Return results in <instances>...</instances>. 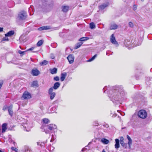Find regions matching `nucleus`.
<instances>
[{
	"label": "nucleus",
	"mask_w": 152,
	"mask_h": 152,
	"mask_svg": "<svg viewBox=\"0 0 152 152\" xmlns=\"http://www.w3.org/2000/svg\"><path fill=\"white\" fill-rule=\"evenodd\" d=\"M108 5V4L106 3L102 5H100L99 7L100 10H102L104 9L106 7H107Z\"/></svg>",
	"instance_id": "obj_18"
},
{
	"label": "nucleus",
	"mask_w": 152,
	"mask_h": 152,
	"mask_svg": "<svg viewBox=\"0 0 152 152\" xmlns=\"http://www.w3.org/2000/svg\"><path fill=\"white\" fill-rule=\"evenodd\" d=\"M67 59L68 60L69 63L72 64L73 63L74 59V57L72 55H69L67 57Z\"/></svg>",
	"instance_id": "obj_8"
},
{
	"label": "nucleus",
	"mask_w": 152,
	"mask_h": 152,
	"mask_svg": "<svg viewBox=\"0 0 152 152\" xmlns=\"http://www.w3.org/2000/svg\"><path fill=\"white\" fill-rule=\"evenodd\" d=\"M11 149L13 151H16L17 148H16L12 147L11 148Z\"/></svg>",
	"instance_id": "obj_40"
},
{
	"label": "nucleus",
	"mask_w": 152,
	"mask_h": 152,
	"mask_svg": "<svg viewBox=\"0 0 152 152\" xmlns=\"http://www.w3.org/2000/svg\"><path fill=\"white\" fill-rule=\"evenodd\" d=\"M101 142L104 144H107L108 143L109 141L108 140L105 138H102L101 140Z\"/></svg>",
	"instance_id": "obj_22"
},
{
	"label": "nucleus",
	"mask_w": 152,
	"mask_h": 152,
	"mask_svg": "<svg viewBox=\"0 0 152 152\" xmlns=\"http://www.w3.org/2000/svg\"><path fill=\"white\" fill-rule=\"evenodd\" d=\"M3 28L0 27V32L3 31Z\"/></svg>",
	"instance_id": "obj_42"
},
{
	"label": "nucleus",
	"mask_w": 152,
	"mask_h": 152,
	"mask_svg": "<svg viewBox=\"0 0 152 152\" xmlns=\"http://www.w3.org/2000/svg\"><path fill=\"white\" fill-rule=\"evenodd\" d=\"M38 83L37 82V81H34L31 85V86L32 87H34V86H38Z\"/></svg>",
	"instance_id": "obj_28"
},
{
	"label": "nucleus",
	"mask_w": 152,
	"mask_h": 152,
	"mask_svg": "<svg viewBox=\"0 0 152 152\" xmlns=\"http://www.w3.org/2000/svg\"><path fill=\"white\" fill-rule=\"evenodd\" d=\"M37 52V51H33L34 52Z\"/></svg>",
	"instance_id": "obj_50"
},
{
	"label": "nucleus",
	"mask_w": 152,
	"mask_h": 152,
	"mask_svg": "<svg viewBox=\"0 0 152 152\" xmlns=\"http://www.w3.org/2000/svg\"><path fill=\"white\" fill-rule=\"evenodd\" d=\"M51 58L52 59H54L55 58V56L53 54H51L50 55Z\"/></svg>",
	"instance_id": "obj_38"
},
{
	"label": "nucleus",
	"mask_w": 152,
	"mask_h": 152,
	"mask_svg": "<svg viewBox=\"0 0 152 152\" xmlns=\"http://www.w3.org/2000/svg\"><path fill=\"white\" fill-rule=\"evenodd\" d=\"M50 29V27L49 26H43L42 27L39 28H38V30L39 31H42L44 30H47Z\"/></svg>",
	"instance_id": "obj_10"
},
{
	"label": "nucleus",
	"mask_w": 152,
	"mask_h": 152,
	"mask_svg": "<svg viewBox=\"0 0 152 152\" xmlns=\"http://www.w3.org/2000/svg\"><path fill=\"white\" fill-rule=\"evenodd\" d=\"M23 126V127L26 129V130L27 132L29 131L31 128V127L29 126V124H28L27 123L26 124H24Z\"/></svg>",
	"instance_id": "obj_9"
},
{
	"label": "nucleus",
	"mask_w": 152,
	"mask_h": 152,
	"mask_svg": "<svg viewBox=\"0 0 152 152\" xmlns=\"http://www.w3.org/2000/svg\"><path fill=\"white\" fill-rule=\"evenodd\" d=\"M15 33L14 31H11L5 34V37H10L13 35Z\"/></svg>",
	"instance_id": "obj_15"
},
{
	"label": "nucleus",
	"mask_w": 152,
	"mask_h": 152,
	"mask_svg": "<svg viewBox=\"0 0 152 152\" xmlns=\"http://www.w3.org/2000/svg\"><path fill=\"white\" fill-rule=\"evenodd\" d=\"M66 73L64 72L61 74V81H63L64 80L66 76Z\"/></svg>",
	"instance_id": "obj_19"
},
{
	"label": "nucleus",
	"mask_w": 152,
	"mask_h": 152,
	"mask_svg": "<svg viewBox=\"0 0 152 152\" xmlns=\"http://www.w3.org/2000/svg\"><path fill=\"white\" fill-rule=\"evenodd\" d=\"M53 88L54 89H57V82H56L54 85L53 87Z\"/></svg>",
	"instance_id": "obj_36"
},
{
	"label": "nucleus",
	"mask_w": 152,
	"mask_h": 152,
	"mask_svg": "<svg viewBox=\"0 0 152 152\" xmlns=\"http://www.w3.org/2000/svg\"><path fill=\"white\" fill-rule=\"evenodd\" d=\"M48 7L49 5L47 2H43L42 4L39 7V9L41 11L46 12Z\"/></svg>",
	"instance_id": "obj_3"
},
{
	"label": "nucleus",
	"mask_w": 152,
	"mask_h": 152,
	"mask_svg": "<svg viewBox=\"0 0 152 152\" xmlns=\"http://www.w3.org/2000/svg\"><path fill=\"white\" fill-rule=\"evenodd\" d=\"M60 86V83L58 82V88L59 87V86Z\"/></svg>",
	"instance_id": "obj_47"
},
{
	"label": "nucleus",
	"mask_w": 152,
	"mask_h": 152,
	"mask_svg": "<svg viewBox=\"0 0 152 152\" xmlns=\"http://www.w3.org/2000/svg\"><path fill=\"white\" fill-rule=\"evenodd\" d=\"M54 79L55 80L57 81V76L55 77Z\"/></svg>",
	"instance_id": "obj_44"
},
{
	"label": "nucleus",
	"mask_w": 152,
	"mask_h": 152,
	"mask_svg": "<svg viewBox=\"0 0 152 152\" xmlns=\"http://www.w3.org/2000/svg\"><path fill=\"white\" fill-rule=\"evenodd\" d=\"M86 148H83L82 150V151H84L86 150Z\"/></svg>",
	"instance_id": "obj_46"
},
{
	"label": "nucleus",
	"mask_w": 152,
	"mask_h": 152,
	"mask_svg": "<svg viewBox=\"0 0 152 152\" xmlns=\"http://www.w3.org/2000/svg\"><path fill=\"white\" fill-rule=\"evenodd\" d=\"M110 41L113 44L115 45H118V43L116 41L114 35L113 34L111 36Z\"/></svg>",
	"instance_id": "obj_7"
},
{
	"label": "nucleus",
	"mask_w": 152,
	"mask_h": 152,
	"mask_svg": "<svg viewBox=\"0 0 152 152\" xmlns=\"http://www.w3.org/2000/svg\"><path fill=\"white\" fill-rule=\"evenodd\" d=\"M0 152H3L1 150H0Z\"/></svg>",
	"instance_id": "obj_52"
},
{
	"label": "nucleus",
	"mask_w": 152,
	"mask_h": 152,
	"mask_svg": "<svg viewBox=\"0 0 152 152\" xmlns=\"http://www.w3.org/2000/svg\"><path fill=\"white\" fill-rule=\"evenodd\" d=\"M43 41L42 40H40L39 41L37 44V46H41L43 43Z\"/></svg>",
	"instance_id": "obj_26"
},
{
	"label": "nucleus",
	"mask_w": 152,
	"mask_h": 152,
	"mask_svg": "<svg viewBox=\"0 0 152 152\" xmlns=\"http://www.w3.org/2000/svg\"><path fill=\"white\" fill-rule=\"evenodd\" d=\"M4 37L2 39V40H1V41L2 42V41H9L8 39V38H7V37Z\"/></svg>",
	"instance_id": "obj_34"
},
{
	"label": "nucleus",
	"mask_w": 152,
	"mask_h": 152,
	"mask_svg": "<svg viewBox=\"0 0 152 152\" xmlns=\"http://www.w3.org/2000/svg\"><path fill=\"white\" fill-rule=\"evenodd\" d=\"M53 89L52 87L49 90V94L50 95V98L51 99H53L56 95V94L53 92Z\"/></svg>",
	"instance_id": "obj_6"
},
{
	"label": "nucleus",
	"mask_w": 152,
	"mask_h": 152,
	"mask_svg": "<svg viewBox=\"0 0 152 152\" xmlns=\"http://www.w3.org/2000/svg\"><path fill=\"white\" fill-rule=\"evenodd\" d=\"M129 26L131 28H132L133 27L134 25L132 22H130L129 23Z\"/></svg>",
	"instance_id": "obj_33"
},
{
	"label": "nucleus",
	"mask_w": 152,
	"mask_h": 152,
	"mask_svg": "<svg viewBox=\"0 0 152 152\" xmlns=\"http://www.w3.org/2000/svg\"><path fill=\"white\" fill-rule=\"evenodd\" d=\"M124 140V138L123 137H120V142L121 141H123Z\"/></svg>",
	"instance_id": "obj_41"
},
{
	"label": "nucleus",
	"mask_w": 152,
	"mask_h": 152,
	"mask_svg": "<svg viewBox=\"0 0 152 152\" xmlns=\"http://www.w3.org/2000/svg\"><path fill=\"white\" fill-rule=\"evenodd\" d=\"M141 0V1H144V0Z\"/></svg>",
	"instance_id": "obj_53"
},
{
	"label": "nucleus",
	"mask_w": 152,
	"mask_h": 152,
	"mask_svg": "<svg viewBox=\"0 0 152 152\" xmlns=\"http://www.w3.org/2000/svg\"><path fill=\"white\" fill-rule=\"evenodd\" d=\"M18 52L20 54H22L23 53V52L21 50H19Z\"/></svg>",
	"instance_id": "obj_43"
},
{
	"label": "nucleus",
	"mask_w": 152,
	"mask_h": 152,
	"mask_svg": "<svg viewBox=\"0 0 152 152\" xmlns=\"http://www.w3.org/2000/svg\"><path fill=\"white\" fill-rule=\"evenodd\" d=\"M127 138L128 140V143L129 145V148H131V146L132 144V140L130 137L128 135H127Z\"/></svg>",
	"instance_id": "obj_12"
},
{
	"label": "nucleus",
	"mask_w": 152,
	"mask_h": 152,
	"mask_svg": "<svg viewBox=\"0 0 152 152\" xmlns=\"http://www.w3.org/2000/svg\"><path fill=\"white\" fill-rule=\"evenodd\" d=\"M57 80H59V78L58 77Z\"/></svg>",
	"instance_id": "obj_51"
},
{
	"label": "nucleus",
	"mask_w": 152,
	"mask_h": 152,
	"mask_svg": "<svg viewBox=\"0 0 152 152\" xmlns=\"http://www.w3.org/2000/svg\"><path fill=\"white\" fill-rule=\"evenodd\" d=\"M27 17L26 12L25 11H22L20 12L18 14L17 19L19 20H25Z\"/></svg>",
	"instance_id": "obj_2"
},
{
	"label": "nucleus",
	"mask_w": 152,
	"mask_h": 152,
	"mask_svg": "<svg viewBox=\"0 0 152 152\" xmlns=\"http://www.w3.org/2000/svg\"><path fill=\"white\" fill-rule=\"evenodd\" d=\"M48 62L46 60H44L42 62L40 63V65L41 66L46 65L48 63Z\"/></svg>",
	"instance_id": "obj_27"
},
{
	"label": "nucleus",
	"mask_w": 152,
	"mask_h": 152,
	"mask_svg": "<svg viewBox=\"0 0 152 152\" xmlns=\"http://www.w3.org/2000/svg\"><path fill=\"white\" fill-rule=\"evenodd\" d=\"M2 83H0V89L1 88V87H2Z\"/></svg>",
	"instance_id": "obj_45"
},
{
	"label": "nucleus",
	"mask_w": 152,
	"mask_h": 152,
	"mask_svg": "<svg viewBox=\"0 0 152 152\" xmlns=\"http://www.w3.org/2000/svg\"><path fill=\"white\" fill-rule=\"evenodd\" d=\"M56 109L55 107H53V109Z\"/></svg>",
	"instance_id": "obj_49"
},
{
	"label": "nucleus",
	"mask_w": 152,
	"mask_h": 152,
	"mask_svg": "<svg viewBox=\"0 0 152 152\" xmlns=\"http://www.w3.org/2000/svg\"><path fill=\"white\" fill-rule=\"evenodd\" d=\"M83 43L81 42H80L77 43L75 45V49H76L79 48L82 45Z\"/></svg>",
	"instance_id": "obj_24"
},
{
	"label": "nucleus",
	"mask_w": 152,
	"mask_h": 152,
	"mask_svg": "<svg viewBox=\"0 0 152 152\" xmlns=\"http://www.w3.org/2000/svg\"><path fill=\"white\" fill-rule=\"evenodd\" d=\"M57 126L55 124H50L47 126L46 129H45L44 131L46 134L50 133L51 131L53 130Z\"/></svg>",
	"instance_id": "obj_1"
},
{
	"label": "nucleus",
	"mask_w": 152,
	"mask_h": 152,
	"mask_svg": "<svg viewBox=\"0 0 152 152\" xmlns=\"http://www.w3.org/2000/svg\"><path fill=\"white\" fill-rule=\"evenodd\" d=\"M42 121L45 124H48L50 122V120L46 118L43 119Z\"/></svg>",
	"instance_id": "obj_25"
},
{
	"label": "nucleus",
	"mask_w": 152,
	"mask_h": 152,
	"mask_svg": "<svg viewBox=\"0 0 152 152\" xmlns=\"http://www.w3.org/2000/svg\"><path fill=\"white\" fill-rule=\"evenodd\" d=\"M115 148L116 149H118L120 147V145H119V140L118 139H115Z\"/></svg>",
	"instance_id": "obj_17"
},
{
	"label": "nucleus",
	"mask_w": 152,
	"mask_h": 152,
	"mask_svg": "<svg viewBox=\"0 0 152 152\" xmlns=\"http://www.w3.org/2000/svg\"><path fill=\"white\" fill-rule=\"evenodd\" d=\"M120 144L122 145V146L124 147H125V148H126V144L124 143V141H121L120 142Z\"/></svg>",
	"instance_id": "obj_31"
},
{
	"label": "nucleus",
	"mask_w": 152,
	"mask_h": 152,
	"mask_svg": "<svg viewBox=\"0 0 152 152\" xmlns=\"http://www.w3.org/2000/svg\"><path fill=\"white\" fill-rule=\"evenodd\" d=\"M137 5L136 4H134L133 7V10L135 11L137 9Z\"/></svg>",
	"instance_id": "obj_35"
},
{
	"label": "nucleus",
	"mask_w": 152,
	"mask_h": 152,
	"mask_svg": "<svg viewBox=\"0 0 152 152\" xmlns=\"http://www.w3.org/2000/svg\"><path fill=\"white\" fill-rule=\"evenodd\" d=\"M39 73V72L37 69H32V74L34 76H37Z\"/></svg>",
	"instance_id": "obj_13"
},
{
	"label": "nucleus",
	"mask_w": 152,
	"mask_h": 152,
	"mask_svg": "<svg viewBox=\"0 0 152 152\" xmlns=\"http://www.w3.org/2000/svg\"><path fill=\"white\" fill-rule=\"evenodd\" d=\"M9 107V106H7L4 107L3 108V110H4V111H5L7 109H8V107Z\"/></svg>",
	"instance_id": "obj_37"
},
{
	"label": "nucleus",
	"mask_w": 152,
	"mask_h": 152,
	"mask_svg": "<svg viewBox=\"0 0 152 152\" xmlns=\"http://www.w3.org/2000/svg\"><path fill=\"white\" fill-rule=\"evenodd\" d=\"M123 94V93H122V94H121V93H120L119 92L118 94H116V93H115V94L114 95L115 96V97H115V99L116 100H118V99H117V98H118V97L119 98V97H120V96H122Z\"/></svg>",
	"instance_id": "obj_20"
},
{
	"label": "nucleus",
	"mask_w": 152,
	"mask_h": 152,
	"mask_svg": "<svg viewBox=\"0 0 152 152\" xmlns=\"http://www.w3.org/2000/svg\"><path fill=\"white\" fill-rule=\"evenodd\" d=\"M95 25L93 23H91L90 24V28L91 29H93L95 27Z\"/></svg>",
	"instance_id": "obj_32"
},
{
	"label": "nucleus",
	"mask_w": 152,
	"mask_h": 152,
	"mask_svg": "<svg viewBox=\"0 0 152 152\" xmlns=\"http://www.w3.org/2000/svg\"><path fill=\"white\" fill-rule=\"evenodd\" d=\"M88 39L89 38L88 37H83L80 39L79 41H84Z\"/></svg>",
	"instance_id": "obj_29"
},
{
	"label": "nucleus",
	"mask_w": 152,
	"mask_h": 152,
	"mask_svg": "<svg viewBox=\"0 0 152 152\" xmlns=\"http://www.w3.org/2000/svg\"><path fill=\"white\" fill-rule=\"evenodd\" d=\"M57 70V69L56 68H54L53 69H50V72L52 74L56 73Z\"/></svg>",
	"instance_id": "obj_23"
},
{
	"label": "nucleus",
	"mask_w": 152,
	"mask_h": 152,
	"mask_svg": "<svg viewBox=\"0 0 152 152\" xmlns=\"http://www.w3.org/2000/svg\"><path fill=\"white\" fill-rule=\"evenodd\" d=\"M12 105H11L9 106V107H8V111L9 114L11 116H12L13 114V112L12 110Z\"/></svg>",
	"instance_id": "obj_11"
},
{
	"label": "nucleus",
	"mask_w": 152,
	"mask_h": 152,
	"mask_svg": "<svg viewBox=\"0 0 152 152\" xmlns=\"http://www.w3.org/2000/svg\"><path fill=\"white\" fill-rule=\"evenodd\" d=\"M102 152H106L104 150H103L102 151Z\"/></svg>",
	"instance_id": "obj_48"
},
{
	"label": "nucleus",
	"mask_w": 152,
	"mask_h": 152,
	"mask_svg": "<svg viewBox=\"0 0 152 152\" xmlns=\"http://www.w3.org/2000/svg\"><path fill=\"white\" fill-rule=\"evenodd\" d=\"M97 56V55H95L93 57H92L91 58L89 59L87 61L88 62H91L92 61H93L95 58Z\"/></svg>",
	"instance_id": "obj_30"
},
{
	"label": "nucleus",
	"mask_w": 152,
	"mask_h": 152,
	"mask_svg": "<svg viewBox=\"0 0 152 152\" xmlns=\"http://www.w3.org/2000/svg\"><path fill=\"white\" fill-rule=\"evenodd\" d=\"M22 97L24 99H29L31 98V95L28 91H26L23 93Z\"/></svg>",
	"instance_id": "obj_5"
},
{
	"label": "nucleus",
	"mask_w": 152,
	"mask_h": 152,
	"mask_svg": "<svg viewBox=\"0 0 152 152\" xmlns=\"http://www.w3.org/2000/svg\"><path fill=\"white\" fill-rule=\"evenodd\" d=\"M7 124L6 123H4L2 124V133L4 132H6L7 129Z\"/></svg>",
	"instance_id": "obj_14"
},
{
	"label": "nucleus",
	"mask_w": 152,
	"mask_h": 152,
	"mask_svg": "<svg viewBox=\"0 0 152 152\" xmlns=\"http://www.w3.org/2000/svg\"><path fill=\"white\" fill-rule=\"evenodd\" d=\"M118 28V26L115 23L111 24L110 26V30L115 29Z\"/></svg>",
	"instance_id": "obj_16"
},
{
	"label": "nucleus",
	"mask_w": 152,
	"mask_h": 152,
	"mask_svg": "<svg viewBox=\"0 0 152 152\" xmlns=\"http://www.w3.org/2000/svg\"><path fill=\"white\" fill-rule=\"evenodd\" d=\"M139 116L142 118H145L146 117L147 115L145 111L143 110H140L138 112Z\"/></svg>",
	"instance_id": "obj_4"
},
{
	"label": "nucleus",
	"mask_w": 152,
	"mask_h": 152,
	"mask_svg": "<svg viewBox=\"0 0 152 152\" xmlns=\"http://www.w3.org/2000/svg\"><path fill=\"white\" fill-rule=\"evenodd\" d=\"M62 11L64 12H67L69 10V7L68 6H63L62 7Z\"/></svg>",
	"instance_id": "obj_21"
},
{
	"label": "nucleus",
	"mask_w": 152,
	"mask_h": 152,
	"mask_svg": "<svg viewBox=\"0 0 152 152\" xmlns=\"http://www.w3.org/2000/svg\"><path fill=\"white\" fill-rule=\"evenodd\" d=\"M34 48H35L34 47H32L29 49L28 50H32L34 49Z\"/></svg>",
	"instance_id": "obj_39"
}]
</instances>
